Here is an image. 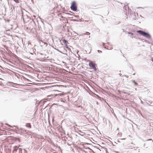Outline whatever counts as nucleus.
<instances>
[{
  "instance_id": "09e8293b",
  "label": "nucleus",
  "mask_w": 153,
  "mask_h": 153,
  "mask_svg": "<svg viewBox=\"0 0 153 153\" xmlns=\"http://www.w3.org/2000/svg\"><path fill=\"white\" fill-rule=\"evenodd\" d=\"M0 67L1 68H2V67H1V65H0Z\"/></svg>"
},
{
  "instance_id": "c756f323",
  "label": "nucleus",
  "mask_w": 153,
  "mask_h": 153,
  "mask_svg": "<svg viewBox=\"0 0 153 153\" xmlns=\"http://www.w3.org/2000/svg\"><path fill=\"white\" fill-rule=\"evenodd\" d=\"M128 13L131 12V10H130V9H129V7H128Z\"/></svg>"
},
{
  "instance_id": "49530a36",
  "label": "nucleus",
  "mask_w": 153,
  "mask_h": 153,
  "mask_svg": "<svg viewBox=\"0 0 153 153\" xmlns=\"http://www.w3.org/2000/svg\"><path fill=\"white\" fill-rule=\"evenodd\" d=\"M152 103H153V102H150V104H152Z\"/></svg>"
},
{
  "instance_id": "37998d69",
  "label": "nucleus",
  "mask_w": 153,
  "mask_h": 153,
  "mask_svg": "<svg viewBox=\"0 0 153 153\" xmlns=\"http://www.w3.org/2000/svg\"><path fill=\"white\" fill-rule=\"evenodd\" d=\"M118 91L119 93H120V91L119 90H118Z\"/></svg>"
},
{
  "instance_id": "9b49d317",
  "label": "nucleus",
  "mask_w": 153,
  "mask_h": 153,
  "mask_svg": "<svg viewBox=\"0 0 153 153\" xmlns=\"http://www.w3.org/2000/svg\"><path fill=\"white\" fill-rule=\"evenodd\" d=\"M14 140L16 141H19V142H21V140L19 138L17 137H15L14 138Z\"/></svg>"
},
{
  "instance_id": "4c0bfd02",
  "label": "nucleus",
  "mask_w": 153,
  "mask_h": 153,
  "mask_svg": "<svg viewBox=\"0 0 153 153\" xmlns=\"http://www.w3.org/2000/svg\"><path fill=\"white\" fill-rule=\"evenodd\" d=\"M119 50H120V52H121V53H122V52H121V50L120 49H119Z\"/></svg>"
},
{
  "instance_id": "1a4fd4ad",
  "label": "nucleus",
  "mask_w": 153,
  "mask_h": 153,
  "mask_svg": "<svg viewBox=\"0 0 153 153\" xmlns=\"http://www.w3.org/2000/svg\"><path fill=\"white\" fill-rule=\"evenodd\" d=\"M26 126L30 128L31 127V124L30 123H26Z\"/></svg>"
},
{
  "instance_id": "412c9836",
  "label": "nucleus",
  "mask_w": 153,
  "mask_h": 153,
  "mask_svg": "<svg viewBox=\"0 0 153 153\" xmlns=\"http://www.w3.org/2000/svg\"><path fill=\"white\" fill-rule=\"evenodd\" d=\"M128 65L129 67L130 68H133L132 66L129 63H128Z\"/></svg>"
},
{
  "instance_id": "a211bd4d",
  "label": "nucleus",
  "mask_w": 153,
  "mask_h": 153,
  "mask_svg": "<svg viewBox=\"0 0 153 153\" xmlns=\"http://www.w3.org/2000/svg\"><path fill=\"white\" fill-rule=\"evenodd\" d=\"M128 145L130 146L134 147V145L133 143H131L130 144H129Z\"/></svg>"
},
{
  "instance_id": "cd10ccee",
  "label": "nucleus",
  "mask_w": 153,
  "mask_h": 153,
  "mask_svg": "<svg viewBox=\"0 0 153 153\" xmlns=\"http://www.w3.org/2000/svg\"><path fill=\"white\" fill-rule=\"evenodd\" d=\"M13 56L14 57H15V58H18V57L15 54H14Z\"/></svg>"
},
{
  "instance_id": "ea45409f",
  "label": "nucleus",
  "mask_w": 153,
  "mask_h": 153,
  "mask_svg": "<svg viewBox=\"0 0 153 153\" xmlns=\"http://www.w3.org/2000/svg\"><path fill=\"white\" fill-rule=\"evenodd\" d=\"M126 61L127 62H128V63H129V62H128V60H126Z\"/></svg>"
},
{
  "instance_id": "2f4dec72",
  "label": "nucleus",
  "mask_w": 153,
  "mask_h": 153,
  "mask_svg": "<svg viewBox=\"0 0 153 153\" xmlns=\"http://www.w3.org/2000/svg\"><path fill=\"white\" fill-rule=\"evenodd\" d=\"M123 32H126V33H127V31H126V30H124V29H123Z\"/></svg>"
},
{
  "instance_id": "423d86ee",
  "label": "nucleus",
  "mask_w": 153,
  "mask_h": 153,
  "mask_svg": "<svg viewBox=\"0 0 153 153\" xmlns=\"http://www.w3.org/2000/svg\"><path fill=\"white\" fill-rule=\"evenodd\" d=\"M137 32L143 36L145 32L141 30H138L137 31Z\"/></svg>"
},
{
  "instance_id": "20e7f679",
  "label": "nucleus",
  "mask_w": 153,
  "mask_h": 153,
  "mask_svg": "<svg viewBox=\"0 0 153 153\" xmlns=\"http://www.w3.org/2000/svg\"><path fill=\"white\" fill-rule=\"evenodd\" d=\"M143 36L147 37L149 39H150L151 37V35L148 33L146 32H145Z\"/></svg>"
},
{
  "instance_id": "bb28decb",
  "label": "nucleus",
  "mask_w": 153,
  "mask_h": 153,
  "mask_svg": "<svg viewBox=\"0 0 153 153\" xmlns=\"http://www.w3.org/2000/svg\"><path fill=\"white\" fill-rule=\"evenodd\" d=\"M97 52L98 53H102V51L100 50H97Z\"/></svg>"
},
{
  "instance_id": "8fccbe9b",
  "label": "nucleus",
  "mask_w": 153,
  "mask_h": 153,
  "mask_svg": "<svg viewBox=\"0 0 153 153\" xmlns=\"http://www.w3.org/2000/svg\"><path fill=\"white\" fill-rule=\"evenodd\" d=\"M109 43V42H108L107 43V44H108Z\"/></svg>"
},
{
  "instance_id": "c9c22d12",
  "label": "nucleus",
  "mask_w": 153,
  "mask_h": 153,
  "mask_svg": "<svg viewBox=\"0 0 153 153\" xmlns=\"http://www.w3.org/2000/svg\"><path fill=\"white\" fill-rule=\"evenodd\" d=\"M84 151L85 153H88V152L87 151Z\"/></svg>"
},
{
  "instance_id": "5701e85b",
  "label": "nucleus",
  "mask_w": 153,
  "mask_h": 153,
  "mask_svg": "<svg viewBox=\"0 0 153 153\" xmlns=\"http://www.w3.org/2000/svg\"><path fill=\"white\" fill-rule=\"evenodd\" d=\"M54 49L56 50L57 51H58L59 52L61 53H62V51H59V50L58 49H56V48H54Z\"/></svg>"
},
{
  "instance_id": "de8ad7c7",
  "label": "nucleus",
  "mask_w": 153,
  "mask_h": 153,
  "mask_svg": "<svg viewBox=\"0 0 153 153\" xmlns=\"http://www.w3.org/2000/svg\"><path fill=\"white\" fill-rule=\"evenodd\" d=\"M13 8L14 9V7L13 6Z\"/></svg>"
},
{
  "instance_id": "0eeeda50",
  "label": "nucleus",
  "mask_w": 153,
  "mask_h": 153,
  "mask_svg": "<svg viewBox=\"0 0 153 153\" xmlns=\"http://www.w3.org/2000/svg\"><path fill=\"white\" fill-rule=\"evenodd\" d=\"M67 52V50L66 49H64L63 50V51L62 52V53L63 54L67 56V54L66 53Z\"/></svg>"
},
{
  "instance_id": "39448f33",
  "label": "nucleus",
  "mask_w": 153,
  "mask_h": 153,
  "mask_svg": "<svg viewBox=\"0 0 153 153\" xmlns=\"http://www.w3.org/2000/svg\"><path fill=\"white\" fill-rule=\"evenodd\" d=\"M39 42L40 45L42 47L44 46L45 45H47V43L44 42L42 40H40Z\"/></svg>"
},
{
  "instance_id": "c85d7f7f",
  "label": "nucleus",
  "mask_w": 153,
  "mask_h": 153,
  "mask_svg": "<svg viewBox=\"0 0 153 153\" xmlns=\"http://www.w3.org/2000/svg\"><path fill=\"white\" fill-rule=\"evenodd\" d=\"M145 42L148 44H150V42L149 41L145 40Z\"/></svg>"
},
{
  "instance_id": "79ce46f5",
  "label": "nucleus",
  "mask_w": 153,
  "mask_h": 153,
  "mask_svg": "<svg viewBox=\"0 0 153 153\" xmlns=\"http://www.w3.org/2000/svg\"><path fill=\"white\" fill-rule=\"evenodd\" d=\"M103 46H104L105 45V43H103Z\"/></svg>"
},
{
  "instance_id": "f3484780",
  "label": "nucleus",
  "mask_w": 153,
  "mask_h": 153,
  "mask_svg": "<svg viewBox=\"0 0 153 153\" xmlns=\"http://www.w3.org/2000/svg\"><path fill=\"white\" fill-rule=\"evenodd\" d=\"M132 83H134L135 85H138L137 83L134 80H132Z\"/></svg>"
},
{
  "instance_id": "2eb2a0df",
  "label": "nucleus",
  "mask_w": 153,
  "mask_h": 153,
  "mask_svg": "<svg viewBox=\"0 0 153 153\" xmlns=\"http://www.w3.org/2000/svg\"><path fill=\"white\" fill-rule=\"evenodd\" d=\"M71 21H73V22H78L79 21V20H78V19H71Z\"/></svg>"
},
{
  "instance_id": "4be33fe9",
  "label": "nucleus",
  "mask_w": 153,
  "mask_h": 153,
  "mask_svg": "<svg viewBox=\"0 0 153 153\" xmlns=\"http://www.w3.org/2000/svg\"><path fill=\"white\" fill-rule=\"evenodd\" d=\"M147 141H150L151 143H153V141L152 139H149L147 140Z\"/></svg>"
},
{
  "instance_id": "a18cd8bd",
  "label": "nucleus",
  "mask_w": 153,
  "mask_h": 153,
  "mask_svg": "<svg viewBox=\"0 0 153 153\" xmlns=\"http://www.w3.org/2000/svg\"><path fill=\"white\" fill-rule=\"evenodd\" d=\"M123 57H125V56H124V55L123 54Z\"/></svg>"
},
{
  "instance_id": "a878e982",
  "label": "nucleus",
  "mask_w": 153,
  "mask_h": 153,
  "mask_svg": "<svg viewBox=\"0 0 153 153\" xmlns=\"http://www.w3.org/2000/svg\"><path fill=\"white\" fill-rule=\"evenodd\" d=\"M75 16L77 19H79V17L78 16Z\"/></svg>"
},
{
  "instance_id": "6e6d98bb",
  "label": "nucleus",
  "mask_w": 153,
  "mask_h": 153,
  "mask_svg": "<svg viewBox=\"0 0 153 153\" xmlns=\"http://www.w3.org/2000/svg\"><path fill=\"white\" fill-rule=\"evenodd\" d=\"M123 139V140H124V139H125V138H124V139Z\"/></svg>"
},
{
  "instance_id": "5fc2aeb1",
  "label": "nucleus",
  "mask_w": 153,
  "mask_h": 153,
  "mask_svg": "<svg viewBox=\"0 0 153 153\" xmlns=\"http://www.w3.org/2000/svg\"><path fill=\"white\" fill-rule=\"evenodd\" d=\"M118 129H119V128H117V130H118Z\"/></svg>"
},
{
  "instance_id": "aec40b11",
  "label": "nucleus",
  "mask_w": 153,
  "mask_h": 153,
  "mask_svg": "<svg viewBox=\"0 0 153 153\" xmlns=\"http://www.w3.org/2000/svg\"><path fill=\"white\" fill-rule=\"evenodd\" d=\"M123 93L124 94H127L128 95L130 94L129 93H127V92H123Z\"/></svg>"
},
{
  "instance_id": "603ef678",
  "label": "nucleus",
  "mask_w": 153,
  "mask_h": 153,
  "mask_svg": "<svg viewBox=\"0 0 153 153\" xmlns=\"http://www.w3.org/2000/svg\"><path fill=\"white\" fill-rule=\"evenodd\" d=\"M141 102H142H142H143L141 100Z\"/></svg>"
},
{
  "instance_id": "ddd939ff",
  "label": "nucleus",
  "mask_w": 153,
  "mask_h": 153,
  "mask_svg": "<svg viewBox=\"0 0 153 153\" xmlns=\"http://www.w3.org/2000/svg\"><path fill=\"white\" fill-rule=\"evenodd\" d=\"M18 147L17 146H15L14 148V151H17L18 150Z\"/></svg>"
},
{
  "instance_id": "f8f14e48",
  "label": "nucleus",
  "mask_w": 153,
  "mask_h": 153,
  "mask_svg": "<svg viewBox=\"0 0 153 153\" xmlns=\"http://www.w3.org/2000/svg\"><path fill=\"white\" fill-rule=\"evenodd\" d=\"M63 95V94L62 93H60L59 94H56V95H55V96H56V97H60L62 96Z\"/></svg>"
},
{
  "instance_id": "dca6fc26",
  "label": "nucleus",
  "mask_w": 153,
  "mask_h": 153,
  "mask_svg": "<svg viewBox=\"0 0 153 153\" xmlns=\"http://www.w3.org/2000/svg\"><path fill=\"white\" fill-rule=\"evenodd\" d=\"M19 153H22V149L21 148H19L18 149Z\"/></svg>"
},
{
  "instance_id": "f03ea898",
  "label": "nucleus",
  "mask_w": 153,
  "mask_h": 153,
  "mask_svg": "<svg viewBox=\"0 0 153 153\" xmlns=\"http://www.w3.org/2000/svg\"><path fill=\"white\" fill-rule=\"evenodd\" d=\"M96 65L92 61H90L89 63V67L93 69L94 71H96L97 69L96 67Z\"/></svg>"
},
{
  "instance_id": "7c9ffc66",
  "label": "nucleus",
  "mask_w": 153,
  "mask_h": 153,
  "mask_svg": "<svg viewBox=\"0 0 153 153\" xmlns=\"http://www.w3.org/2000/svg\"><path fill=\"white\" fill-rule=\"evenodd\" d=\"M49 45L50 46H51L54 49V48H55L53 46V45H50V44H49Z\"/></svg>"
},
{
  "instance_id": "864d4df0",
  "label": "nucleus",
  "mask_w": 153,
  "mask_h": 153,
  "mask_svg": "<svg viewBox=\"0 0 153 153\" xmlns=\"http://www.w3.org/2000/svg\"><path fill=\"white\" fill-rule=\"evenodd\" d=\"M1 85V83H0V85Z\"/></svg>"
},
{
  "instance_id": "58836bf2",
  "label": "nucleus",
  "mask_w": 153,
  "mask_h": 153,
  "mask_svg": "<svg viewBox=\"0 0 153 153\" xmlns=\"http://www.w3.org/2000/svg\"><path fill=\"white\" fill-rule=\"evenodd\" d=\"M60 101H61V102H64L63 101V100H60Z\"/></svg>"
},
{
  "instance_id": "b1692460",
  "label": "nucleus",
  "mask_w": 153,
  "mask_h": 153,
  "mask_svg": "<svg viewBox=\"0 0 153 153\" xmlns=\"http://www.w3.org/2000/svg\"><path fill=\"white\" fill-rule=\"evenodd\" d=\"M127 33H128L129 34H131V35H133V34L132 33V32H127Z\"/></svg>"
},
{
  "instance_id": "3c124183",
  "label": "nucleus",
  "mask_w": 153,
  "mask_h": 153,
  "mask_svg": "<svg viewBox=\"0 0 153 153\" xmlns=\"http://www.w3.org/2000/svg\"><path fill=\"white\" fill-rule=\"evenodd\" d=\"M133 75H135V73H134V74H133Z\"/></svg>"
},
{
  "instance_id": "9d476101",
  "label": "nucleus",
  "mask_w": 153,
  "mask_h": 153,
  "mask_svg": "<svg viewBox=\"0 0 153 153\" xmlns=\"http://www.w3.org/2000/svg\"><path fill=\"white\" fill-rule=\"evenodd\" d=\"M56 95V94H51V95H49L48 96V97H52V98H53V97H56V96H55V95Z\"/></svg>"
},
{
  "instance_id": "f704fd0d",
  "label": "nucleus",
  "mask_w": 153,
  "mask_h": 153,
  "mask_svg": "<svg viewBox=\"0 0 153 153\" xmlns=\"http://www.w3.org/2000/svg\"><path fill=\"white\" fill-rule=\"evenodd\" d=\"M151 60L153 62V57H152V58H151Z\"/></svg>"
},
{
  "instance_id": "473e14b6",
  "label": "nucleus",
  "mask_w": 153,
  "mask_h": 153,
  "mask_svg": "<svg viewBox=\"0 0 153 153\" xmlns=\"http://www.w3.org/2000/svg\"><path fill=\"white\" fill-rule=\"evenodd\" d=\"M6 125H7L9 127H12L11 126H10L8 124H7Z\"/></svg>"
},
{
  "instance_id": "393cba45",
  "label": "nucleus",
  "mask_w": 153,
  "mask_h": 153,
  "mask_svg": "<svg viewBox=\"0 0 153 153\" xmlns=\"http://www.w3.org/2000/svg\"><path fill=\"white\" fill-rule=\"evenodd\" d=\"M65 47L66 48H67L68 49V45H67V44H65Z\"/></svg>"
},
{
  "instance_id": "c03bdc74",
  "label": "nucleus",
  "mask_w": 153,
  "mask_h": 153,
  "mask_svg": "<svg viewBox=\"0 0 153 153\" xmlns=\"http://www.w3.org/2000/svg\"><path fill=\"white\" fill-rule=\"evenodd\" d=\"M123 57H125V56H124V55L123 54Z\"/></svg>"
},
{
  "instance_id": "6e6552de",
  "label": "nucleus",
  "mask_w": 153,
  "mask_h": 153,
  "mask_svg": "<svg viewBox=\"0 0 153 153\" xmlns=\"http://www.w3.org/2000/svg\"><path fill=\"white\" fill-rule=\"evenodd\" d=\"M61 41H63V42L65 44H67L68 42L65 39L61 40L60 41L61 42Z\"/></svg>"
},
{
  "instance_id": "4468645a",
  "label": "nucleus",
  "mask_w": 153,
  "mask_h": 153,
  "mask_svg": "<svg viewBox=\"0 0 153 153\" xmlns=\"http://www.w3.org/2000/svg\"><path fill=\"white\" fill-rule=\"evenodd\" d=\"M88 149L91 150V151L90 152L91 153H95L90 148L88 147Z\"/></svg>"
},
{
  "instance_id": "a19ab883",
  "label": "nucleus",
  "mask_w": 153,
  "mask_h": 153,
  "mask_svg": "<svg viewBox=\"0 0 153 153\" xmlns=\"http://www.w3.org/2000/svg\"><path fill=\"white\" fill-rule=\"evenodd\" d=\"M6 33H7V32H6ZM7 34L8 35H10V33H7Z\"/></svg>"
},
{
  "instance_id": "f257e3e1",
  "label": "nucleus",
  "mask_w": 153,
  "mask_h": 153,
  "mask_svg": "<svg viewBox=\"0 0 153 153\" xmlns=\"http://www.w3.org/2000/svg\"><path fill=\"white\" fill-rule=\"evenodd\" d=\"M71 9L74 12L76 11L77 9V6L76 2L75 1H73L71 4Z\"/></svg>"
},
{
  "instance_id": "72a5a7b5",
  "label": "nucleus",
  "mask_w": 153,
  "mask_h": 153,
  "mask_svg": "<svg viewBox=\"0 0 153 153\" xmlns=\"http://www.w3.org/2000/svg\"><path fill=\"white\" fill-rule=\"evenodd\" d=\"M146 102L147 104H148L150 102V101H147Z\"/></svg>"
},
{
  "instance_id": "6ab92c4d",
  "label": "nucleus",
  "mask_w": 153,
  "mask_h": 153,
  "mask_svg": "<svg viewBox=\"0 0 153 153\" xmlns=\"http://www.w3.org/2000/svg\"><path fill=\"white\" fill-rule=\"evenodd\" d=\"M32 21L31 22V23H33L34 24H35V22L34 21L33 19H31Z\"/></svg>"
},
{
  "instance_id": "7ed1b4c3",
  "label": "nucleus",
  "mask_w": 153,
  "mask_h": 153,
  "mask_svg": "<svg viewBox=\"0 0 153 153\" xmlns=\"http://www.w3.org/2000/svg\"><path fill=\"white\" fill-rule=\"evenodd\" d=\"M143 36L147 37L149 39H150L151 37V35L148 33L146 32H145Z\"/></svg>"
},
{
  "instance_id": "e433bc0d",
  "label": "nucleus",
  "mask_w": 153,
  "mask_h": 153,
  "mask_svg": "<svg viewBox=\"0 0 153 153\" xmlns=\"http://www.w3.org/2000/svg\"><path fill=\"white\" fill-rule=\"evenodd\" d=\"M68 15H71V14L70 13H68L67 14Z\"/></svg>"
}]
</instances>
